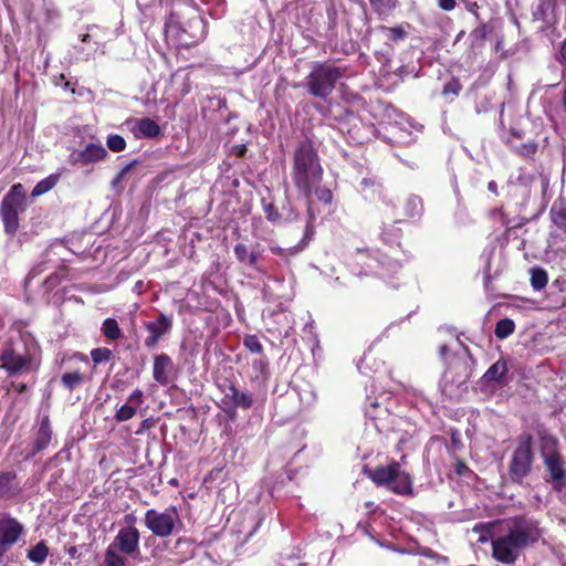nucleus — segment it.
<instances>
[{"label":"nucleus","mask_w":566,"mask_h":566,"mask_svg":"<svg viewBox=\"0 0 566 566\" xmlns=\"http://www.w3.org/2000/svg\"><path fill=\"white\" fill-rule=\"evenodd\" d=\"M534 462V437L528 432H522L516 438V447L513 450L509 463V476L511 481L516 484H522L531 474Z\"/></svg>","instance_id":"423d86ee"},{"label":"nucleus","mask_w":566,"mask_h":566,"mask_svg":"<svg viewBox=\"0 0 566 566\" xmlns=\"http://www.w3.org/2000/svg\"><path fill=\"white\" fill-rule=\"evenodd\" d=\"M549 219L560 233L566 234V199L559 197L553 202Z\"/></svg>","instance_id":"aec40b11"},{"label":"nucleus","mask_w":566,"mask_h":566,"mask_svg":"<svg viewBox=\"0 0 566 566\" xmlns=\"http://www.w3.org/2000/svg\"><path fill=\"white\" fill-rule=\"evenodd\" d=\"M52 436L53 431L51 428L50 417L43 416L34 434V439L31 444V451L25 455V459L29 460L39 452L45 450L52 440Z\"/></svg>","instance_id":"2eb2a0df"},{"label":"nucleus","mask_w":566,"mask_h":566,"mask_svg":"<svg viewBox=\"0 0 566 566\" xmlns=\"http://www.w3.org/2000/svg\"><path fill=\"white\" fill-rule=\"evenodd\" d=\"M312 220H308V224H307V228H306V232H305V237L303 238L302 242L291 249H283L281 247H277V245H274V247H270V251L274 254V255H279V256H283V255H294L296 253H298L300 251H302L304 249V247L307 244V241L310 240V235L313 234V228L310 226V222Z\"/></svg>","instance_id":"b1692460"},{"label":"nucleus","mask_w":566,"mask_h":566,"mask_svg":"<svg viewBox=\"0 0 566 566\" xmlns=\"http://www.w3.org/2000/svg\"><path fill=\"white\" fill-rule=\"evenodd\" d=\"M512 138L521 139L522 135L517 130L511 132V137L507 139L506 144L510 145L513 151L522 158L532 159L536 155L538 150V143L535 140H528L526 143H522L520 145H513Z\"/></svg>","instance_id":"6ab92c4d"},{"label":"nucleus","mask_w":566,"mask_h":566,"mask_svg":"<svg viewBox=\"0 0 566 566\" xmlns=\"http://www.w3.org/2000/svg\"><path fill=\"white\" fill-rule=\"evenodd\" d=\"M114 357L113 352L107 347H96L91 350V359L94 365L108 363Z\"/></svg>","instance_id":"72a5a7b5"},{"label":"nucleus","mask_w":566,"mask_h":566,"mask_svg":"<svg viewBox=\"0 0 566 566\" xmlns=\"http://www.w3.org/2000/svg\"><path fill=\"white\" fill-rule=\"evenodd\" d=\"M273 566H301V563L292 556H285L280 557V559L275 562Z\"/></svg>","instance_id":"c03bdc74"},{"label":"nucleus","mask_w":566,"mask_h":566,"mask_svg":"<svg viewBox=\"0 0 566 566\" xmlns=\"http://www.w3.org/2000/svg\"><path fill=\"white\" fill-rule=\"evenodd\" d=\"M148 427V420H144L143 421V428H147Z\"/></svg>","instance_id":"774afa93"},{"label":"nucleus","mask_w":566,"mask_h":566,"mask_svg":"<svg viewBox=\"0 0 566 566\" xmlns=\"http://www.w3.org/2000/svg\"><path fill=\"white\" fill-rule=\"evenodd\" d=\"M144 401H145L144 391L139 388H136L128 396L126 403H124L116 410V412L114 415V419L117 422H125V421L132 419L136 415L137 409L144 403Z\"/></svg>","instance_id":"dca6fc26"},{"label":"nucleus","mask_w":566,"mask_h":566,"mask_svg":"<svg viewBox=\"0 0 566 566\" xmlns=\"http://www.w3.org/2000/svg\"><path fill=\"white\" fill-rule=\"evenodd\" d=\"M46 262L41 261L29 271L27 277H25V285H28L35 276L40 275L45 269Z\"/></svg>","instance_id":"a19ab883"},{"label":"nucleus","mask_w":566,"mask_h":566,"mask_svg":"<svg viewBox=\"0 0 566 566\" xmlns=\"http://www.w3.org/2000/svg\"><path fill=\"white\" fill-rule=\"evenodd\" d=\"M248 148L244 144H237L232 146V154L238 158H243L247 155Z\"/></svg>","instance_id":"de8ad7c7"},{"label":"nucleus","mask_w":566,"mask_h":566,"mask_svg":"<svg viewBox=\"0 0 566 566\" xmlns=\"http://www.w3.org/2000/svg\"><path fill=\"white\" fill-rule=\"evenodd\" d=\"M172 327L174 316L171 314L159 313L155 319L144 322V328L147 332L144 346L147 349L155 348L165 336L171 333Z\"/></svg>","instance_id":"9d476101"},{"label":"nucleus","mask_w":566,"mask_h":566,"mask_svg":"<svg viewBox=\"0 0 566 566\" xmlns=\"http://www.w3.org/2000/svg\"><path fill=\"white\" fill-rule=\"evenodd\" d=\"M557 60L562 65L566 66V39L560 43Z\"/></svg>","instance_id":"09e8293b"},{"label":"nucleus","mask_w":566,"mask_h":566,"mask_svg":"<svg viewBox=\"0 0 566 566\" xmlns=\"http://www.w3.org/2000/svg\"><path fill=\"white\" fill-rule=\"evenodd\" d=\"M463 348H464V350L467 352V354L470 356L471 354H470V349H469V347H468V346H465V345H463Z\"/></svg>","instance_id":"338daca9"},{"label":"nucleus","mask_w":566,"mask_h":566,"mask_svg":"<svg viewBox=\"0 0 566 566\" xmlns=\"http://www.w3.org/2000/svg\"><path fill=\"white\" fill-rule=\"evenodd\" d=\"M161 134L160 126L149 117L137 119L135 135L143 138H156Z\"/></svg>","instance_id":"412c9836"},{"label":"nucleus","mask_w":566,"mask_h":566,"mask_svg":"<svg viewBox=\"0 0 566 566\" xmlns=\"http://www.w3.org/2000/svg\"><path fill=\"white\" fill-rule=\"evenodd\" d=\"M488 188H489V190H491V191H495V189H496V184H495V181H491V182H489Z\"/></svg>","instance_id":"052dcab7"},{"label":"nucleus","mask_w":566,"mask_h":566,"mask_svg":"<svg viewBox=\"0 0 566 566\" xmlns=\"http://www.w3.org/2000/svg\"><path fill=\"white\" fill-rule=\"evenodd\" d=\"M515 331V323L511 318H502L495 324L494 334L499 339L507 338Z\"/></svg>","instance_id":"c756f323"},{"label":"nucleus","mask_w":566,"mask_h":566,"mask_svg":"<svg viewBox=\"0 0 566 566\" xmlns=\"http://www.w3.org/2000/svg\"><path fill=\"white\" fill-rule=\"evenodd\" d=\"M464 34V31H461L458 35H457V41L462 39V35Z\"/></svg>","instance_id":"0e129e2a"},{"label":"nucleus","mask_w":566,"mask_h":566,"mask_svg":"<svg viewBox=\"0 0 566 566\" xmlns=\"http://www.w3.org/2000/svg\"><path fill=\"white\" fill-rule=\"evenodd\" d=\"M259 260V254L256 252H252L248 256V262L251 266H255Z\"/></svg>","instance_id":"864d4df0"},{"label":"nucleus","mask_w":566,"mask_h":566,"mask_svg":"<svg viewBox=\"0 0 566 566\" xmlns=\"http://www.w3.org/2000/svg\"><path fill=\"white\" fill-rule=\"evenodd\" d=\"M234 254H235V258L240 261V262H245L248 260V256H249V251H248V247L243 243H238L234 245Z\"/></svg>","instance_id":"79ce46f5"},{"label":"nucleus","mask_w":566,"mask_h":566,"mask_svg":"<svg viewBox=\"0 0 566 566\" xmlns=\"http://www.w3.org/2000/svg\"><path fill=\"white\" fill-rule=\"evenodd\" d=\"M328 19H329V25L331 28H335L336 27V12L333 11V13L328 12Z\"/></svg>","instance_id":"6e6d98bb"},{"label":"nucleus","mask_w":566,"mask_h":566,"mask_svg":"<svg viewBox=\"0 0 566 566\" xmlns=\"http://www.w3.org/2000/svg\"><path fill=\"white\" fill-rule=\"evenodd\" d=\"M88 38H90V34H84L83 38H82V41L86 42L88 40Z\"/></svg>","instance_id":"e2e57ef3"},{"label":"nucleus","mask_w":566,"mask_h":566,"mask_svg":"<svg viewBox=\"0 0 566 566\" xmlns=\"http://www.w3.org/2000/svg\"><path fill=\"white\" fill-rule=\"evenodd\" d=\"M562 103H563V106H564V108L566 111V83H565V86H564V90H563Z\"/></svg>","instance_id":"bf43d9fd"},{"label":"nucleus","mask_w":566,"mask_h":566,"mask_svg":"<svg viewBox=\"0 0 566 566\" xmlns=\"http://www.w3.org/2000/svg\"><path fill=\"white\" fill-rule=\"evenodd\" d=\"M136 160L127 164L125 167L120 169V171L117 174L114 182H118L125 178V176L129 172V170L136 165Z\"/></svg>","instance_id":"a18cd8bd"},{"label":"nucleus","mask_w":566,"mask_h":566,"mask_svg":"<svg viewBox=\"0 0 566 566\" xmlns=\"http://www.w3.org/2000/svg\"><path fill=\"white\" fill-rule=\"evenodd\" d=\"M104 563L106 566H125L126 559L112 544L106 548Z\"/></svg>","instance_id":"2f4dec72"},{"label":"nucleus","mask_w":566,"mask_h":566,"mask_svg":"<svg viewBox=\"0 0 566 566\" xmlns=\"http://www.w3.org/2000/svg\"><path fill=\"white\" fill-rule=\"evenodd\" d=\"M60 180V174H51L46 178L40 180L32 189L31 196L33 198L40 197L55 187Z\"/></svg>","instance_id":"bb28decb"},{"label":"nucleus","mask_w":566,"mask_h":566,"mask_svg":"<svg viewBox=\"0 0 566 566\" xmlns=\"http://www.w3.org/2000/svg\"><path fill=\"white\" fill-rule=\"evenodd\" d=\"M363 473L375 485L386 488L396 495H413L412 476L401 470L400 463L396 460L390 461L387 465H377L376 468L364 467Z\"/></svg>","instance_id":"20e7f679"},{"label":"nucleus","mask_w":566,"mask_h":566,"mask_svg":"<svg viewBox=\"0 0 566 566\" xmlns=\"http://www.w3.org/2000/svg\"><path fill=\"white\" fill-rule=\"evenodd\" d=\"M463 469H467V465L463 462L458 463L457 473L462 474Z\"/></svg>","instance_id":"4d7b16f0"},{"label":"nucleus","mask_w":566,"mask_h":566,"mask_svg":"<svg viewBox=\"0 0 566 566\" xmlns=\"http://www.w3.org/2000/svg\"><path fill=\"white\" fill-rule=\"evenodd\" d=\"M373 11L379 19L388 18L399 6L398 0H368Z\"/></svg>","instance_id":"5701e85b"},{"label":"nucleus","mask_w":566,"mask_h":566,"mask_svg":"<svg viewBox=\"0 0 566 566\" xmlns=\"http://www.w3.org/2000/svg\"><path fill=\"white\" fill-rule=\"evenodd\" d=\"M107 147L114 151H123L126 148V140L123 136L118 134H113L107 137L106 140Z\"/></svg>","instance_id":"e433bc0d"},{"label":"nucleus","mask_w":566,"mask_h":566,"mask_svg":"<svg viewBox=\"0 0 566 566\" xmlns=\"http://www.w3.org/2000/svg\"><path fill=\"white\" fill-rule=\"evenodd\" d=\"M77 549L75 546H71L69 549H67V553L69 555L74 558L75 557V554H76Z\"/></svg>","instance_id":"13d9d810"},{"label":"nucleus","mask_w":566,"mask_h":566,"mask_svg":"<svg viewBox=\"0 0 566 566\" xmlns=\"http://www.w3.org/2000/svg\"><path fill=\"white\" fill-rule=\"evenodd\" d=\"M27 193L22 184L11 186L0 203V218L4 232L14 235L20 227L19 214L24 211Z\"/></svg>","instance_id":"0eeeda50"},{"label":"nucleus","mask_w":566,"mask_h":566,"mask_svg":"<svg viewBox=\"0 0 566 566\" xmlns=\"http://www.w3.org/2000/svg\"><path fill=\"white\" fill-rule=\"evenodd\" d=\"M243 345L252 354H258V355L263 354V345L261 344L259 337L254 334L245 335L243 338Z\"/></svg>","instance_id":"f704fd0d"},{"label":"nucleus","mask_w":566,"mask_h":566,"mask_svg":"<svg viewBox=\"0 0 566 566\" xmlns=\"http://www.w3.org/2000/svg\"><path fill=\"white\" fill-rule=\"evenodd\" d=\"M566 305V301L564 300L560 305L556 306L555 308H560V307H564Z\"/></svg>","instance_id":"69168bd1"},{"label":"nucleus","mask_w":566,"mask_h":566,"mask_svg":"<svg viewBox=\"0 0 566 566\" xmlns=\"http://www.w3.org/2000/svg\"><path fill=\"white\" fill-rule=\"evenodd\" d=\"M263 211L265 213V218L272 222L276 223L280 222L282 217L277 209L275 208L273 202H265V200L262 201Z\"/></svg>","instance_id":"4c0bfd02"},{"label":"nucleus","mask_w":566,"mask_h":566,"mask_svg":"<svg viewBox=\"0 0 566 566\" xmlns=\"http://www.w3.org/2000/svg\"><path fill=\"white\" fill-rule=\"evenodd\" d=\"M506 532L492 541V556L502 564H513L518 555L541 537L538 522L516 515L505 522Z\"/></svg>","instance_id":"f03ea898"},{"label":"nucleus","mask_w":566,"mask_h":566,"mask_svg":"<svg viewBox=\"0 0 566 566\" xmlns=\"http://www.w3.org/2000/svg\"><path fill=\"white\" fill-rule=\"evenodd\" d=\"M262 522H263V517H261V518L258 521V523H256V525H255V527H254V530H253V531H256V528H259V527L261 526Z\"/></svg>","instance_id":"680f3d73"},{"label":"nucleus","mask_w":566,"mask_h":566,"mask_svg":"<svg viewBox=\"0 0 566 566\" xmlns=\"http://www.w3.org/2000/svg\"><path fill=\"white\" fill-rule=\"evenodd\" d=\"M378 29L385 34L386 40L392 43L402 42L408 36V31L402 24L396 27L380 25Z\"/></svg>","instance_id":"393cba45"},{"label":"nucleus","mask_w":566,"mask_h":566,"mask_svg":"<svg viewBox=\"0 0 566 566\" xmlns=\"http://www.w3.org/2000/svg\"><path fill=\"white\" fill-rule=\"evenodd\" d=\"M438 6L443 11H452L457 6V1L455 0H438Z\"/></svg>","instance_id":"49530a36"},{"label":"nucleus","mask_w":566,"mask_h":566,"mask_svg":"<svg viewBox=\"0 0 566 566\" xmlns=\"http://www.w3.org/2000/svg\"><path fill=\"white\" fill-rule=\"evenodd\" d=\"M49 555V547L45 541H40L28 551V558L35 564H43Z\"/></svg>","instance_id":"c85d7f7f"},{"label":"nucleus","mask_w":566,"mask_h":566,"mask_svg":"<svg viewBox=\"0 0 566 566\" xmlns=\"http://www.w3.org/2000/svg\"><path fill=\"white\" fill-rule=\"evenodd\" d=\"M67 273H69V268L66 265L59 266L57 272L52 273L44 280L43 284L46 287V290L51 291V290L55 289L57 285H60L62 277H65L67 275Z\"/></svg>","instance_id":"473e14b6"},{"label":"nucleus","mask_w":566,"mask_h":566,"mask_svg":"<svg viewBox=\"0 0 566 566\" xmlns=\"http://www.w3.org/2000/svg\"><path fill=\"white\" fill-rule=\"evenodd\" d=\"M123 521L126 525L125 527H135L137 518L134 513H128L124 516Z\"/></svg>","instance_id":"8fccbe9b"},{"label":"nucleus","mask_w":566,"mask_h":566,"mask_svg":"<svg viewBox=\"0 0 566 566\" xmlns=\"http://www.w3.org/2000/svg\"><path fill=\"white\" fill-rule=\"evenodd\" d=\"M107 157V150L101 144L90 143L82 150H73L70 154L71 165L88 166L104 160Z\"/></svg>","instance_id":"f8f14e48"},{"label":"nucleus","mask_w":566,"mask_h":566,"mask_svg":"<svg viewBox=\"0 0 566 566\" xmlns=\"http://www.w3.org/2000/svg\"><path fill=\"white\" fill-rule=\"evenodd\" d=\"M324 168L315 143L308 137L297 142L292 153L291 179L296 191L306 199L310 220H314L313 196L325 205L333 200L331 189L322 186Z\"/></svg>","instance_id":"f257e3e1"},{"label":"nucleus","mask_w":566,"mask_h":566,"mask_svg":"<svg viewBox=\"0 0 566 566\" xmlns=\"http://www.w3.org/2000/svg\"><path fill=\"white\" fill-rule=\"evenodd\" d=\"M536 437L544 465V480L554 491L562 492L566 488V460L560 450V442L546 428L538 429Z\"/></svg>","instance_id":"7ed1b4c3"},{"label":"nucleus","mask_w":566,"mask_h":566,"mask_svg":"<svg viewBox=\"0 0 566 566\" xmlns=\"http://www.w3.org/2000/svg\"><path fill=\"white\" fill-rule=\"evenodd\" d=\"M449 353V346L447 344H442L439 346V354L441 357H446Z\"/></svg>","instance_id":"5fc2aeb1"},{"label":"nucleus","mask_w":566,"mask_h":566,"mask_svg":"<svg viewBox=\"0 0 566 566\" xmlns=\"http://www.w3.org/2000/svg\"><path fill=\"white\" fill-rule=\"evenodd\" d=\"M17 473L13 471H0V499L9 500L21 492L17 481Z\"/></svg>","instance_id":"a211bd4d"},{"label":"nucleus","mask_w":566,"mask_h":566,"mask_svg":"<svg viewBox=\"0 0 566 566\" xmlns=\"http://www.w3.org/2000/svg\"><path fill=\"white\" fill-rule=\"evenodd\" d=\"M195 541L190 537H179L176 541L175 548L182 549L185 555H191L193 549Z\"/></svg>","instance_id":"58836bf2"},{"label":"nucleus","mask_w":566,"mask_h":566,"mask_svg":"<svg viewBox=\"0 0 566 566\" xmlns=\"http://www.w3.org/2000/svg\"><path fill=\"white\" fill-rule=\"evenodd\" d=\"M507 370L506 361L504 359H499L485 371L483 380L485 382H501L507 374Z\"/></svg>","instance_id":"4be33fe9"},{"label":"nucleus","mask_w":566,"mask_h":566,"mask_svg":"<svg viewBox=\"0 0 566 566\" xmlns=\"http://www.w3.org/2000/svg\"><path fill=\"white\" fill-rule=\"evenodd\" d=\"M11 386L18 394H24L28 390V386L23 382H12Z\"/></svg>","instance_id":"603ef678"},{"label":"nucleus","mask_w":566,"mask_h":566,"mask_svg":"<svg viewBox=\"0 0 566 566\" xmlns=\"http://www.w3.org/2000/svg\"><path fill=\"white\" fill-rule=\"evenodd\" d=\"M364 507L367 510L369 514L375 513L379 507L374 501H366L364 503Z\"/></svg>","instance_id":"3c124183"},{"label":"nucleus","mask_w":566,"mask_h":566,"mask_svg":"<svg viewBox=\"0 0 566 566\" xmlns=\"http://www.w3.org/2000/svg\"><path fill=\"white\" fill-rule=\"evenodd\" d=\"M85 380V376L78 371L64 373L61 376V384L69 391H73L77 387H80Z\"/></svg>","instance_id":"cd10ccee"},{"label":"nucleus","mask_w":566,"mask_h":566,"mask_svg":"<svg viewBox=\"0 0 566 566\" xmlns=\"http://www.w3.org/2000/svg\"><path fill=\"white\" fill-rule=\"evenodd\" d=\"M101 332L111 342H116L123 337V332L115 318L108 317L104 319Z\"/></svg>","instance_id":"a878e982"},{"label":"nucleus","mask_w":566,"mask_h":566,"mask_svg":"<svg viewBox=\"0 0 566 566\" xmlns=\"http://www.w3.org/2000/svg\"><path fill=\"white\" fill-rule=\"evenodd\" d=\"M140 534L136 527H122L112 545L123 554L135 556L139 553Z\"/></svg>","instance_id":"ddd939ff"},{"label":"nucleus","mask_w":566,"mask_h":566,"mask_svg":"<svg viewBox=\"0 0 566 566\" xmlns=\"http://www.w3.org/2000/svg\"><path fill=\"white\" fill-rule=\"evenodd\" d=\"M548 282L547 272L542 268H534L531 272V285L535 291L543 290Z\"/></svg>","instance_id":"7c9ffc66"},{"label":"nucleus","mask_w":566,"mask_h":566,"mask_svg":"<svg viewBox=\"0 0 566 566\" xmlns=\"http://www.w3.org/2000/svg\"><path fill=\"white\" fill-rule=\"evenodd\" d=\"M360 190L363 192L367 191L368 189H373V188H381V185L374 178H364L360 184Z\"/></svg>","instance_id":"37998d69"},{"label":"nucleus","mask_w":566,"mask_h":566,"mask_svg":"<svg viewBox=\"0 0 566 566\" xmlns=\"http://www.w3.org/2000/svg\"><path fill=\"white\" fill-rule=\"evenodd\" d=\"M223 394L221 408L230 420L237 418V410H248L254 405V398L249 390H240L233 381L219 386Z\"/></svg>","instance_id":"1a4fd4ad"},{"label":"nucleus","mask_w":566,"mask_h":566,"mask_svg":"<svg viewBox=\"0 0 566 566\" xmlns=\"http://www.w3.org/2000/svg\"><path fill=\"white\" fill-rule=\"evenodd\" d=\"M346 69L331 62L314 63L305 77V86L310 95L326 99L336 88L337 82L345 75Z\"/></svg>","instance_id":"39448f33"},{"label":"nucleus","mask_w":566,"mask_h":566,"mask_svg":"<svg viewBox=\"0 0 566 566\" xmlns=\"http://www.w3.org/2000/svg\"><path fill=\"white\" fill-rule=\"evenodd\" d=\"M462 90V85L457 77H451L442 88V95L443 96H453L457 97Z\"/></svg>","instance_id":"c9c22d12"},{"label":"nucleus","mask_w":566,"mask_h":566,"mask_svg":"<svg viewBox=\"0 0 566 566\" xmlns=\"http://www.w3.org/2000/svg\"><path fill=\"white\" fill-rule=\"evenodd\" d=\"M2 368L10 375H17L31 368L32 357L30 354L20 355L13 348L3 350L0 356Z\"/></svg>","instance_id":"4468645a"},{"label":"nucleus","mask_w":566,"mask_h":566,"mask_svg":"<svg viewBox=\"0 0 566 566\" xmlns=\"http://www.w3.org/2000/svg\"><path fill=\"white\" fill-rule=\"evenodd\" d=\"M174 369V361L168 354L161 353L154 357L153 378L161 386H168L171 381L170 373Z\"/></svg>","instance_id":"f3484780"},{"label":"nucleus","mask_w":566,"mask_h":566,"mask_svg":"<svg viewBox=\"0 0 566 566\" xmlns=\"http://www.w3.org/2000/svg\"><path fill=\"white\" fill-rule=\"evenodd\" d=\"M144 523L153 535L161 538L171 536L176 532L177 526H182L176 506H169L163 512L155 509L146 511Z\"/></svg>","instance_id":"6e6552de"},{"label":"nucleus","mask_w":566,"mask_h":566,"mask_svg":"<svg viewBox=\"0 0 566 566\" xmlns=\"http://www.w3.org/2000/svg\"><path fill=\"white\" fill-rule=\"evenodd\" d=\"M488 34H489V28L483 22L471 32V36L475 41H479V42L484 41L486 39Z\"/></svg>","instance_id":"ea45409f"},{"label":"nucleus","mask_w":566,"mask_h":566,"mask_svg":"<svg viewBox=\"0 0 566 566\" xmlns=\"http://www.w3.org/2000/svg\"><path fill=\"white\" fill-rule=\"evenodd\" d=\"M23 534V526L13 517L0 520V565H6V555Z\"/></svg>","instance_id":"9b49d317"}]
</instances>
